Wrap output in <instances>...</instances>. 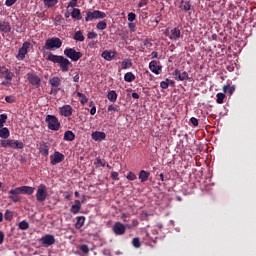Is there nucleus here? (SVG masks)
Segmentation results:
<instances>
[{
    "label": "nucleus",
    "instance_id": "obj_9",
    "mask_svg": "<svg viewBox=\"0 0 256 256\" xmlns=\"http://www.w3.org/2000/svg\"><path fill=\"white\" fill-rule=\"evenodd\" d=\"M40 243L42 247H51V245H55V236L46 234L44 237L40 238Z\"/></svg>",
    "mask_w": 256,
    "mask_h": 256
},
{
    "label": "nucleus",
    "instance_id": "obj_17",
    "mask_svg": "<svg viewBox=\"0 0 256 256\" xmlns=\"http://www.w3.org/2000/svg\"><path fill=\"white\" fill-rule=\"evenodd\" d=\"M0 75H2V77H4V79H6L7 81H11L13 77H15V74L9 71V69L5 66L2 67V69L0 70Z\"/></svg>",
    "mask_w": 256,
    "mask_h": 256
},
{
    "label": "nucleus",
    "instance_id": "obj_25",
    "mask_svg": "<svg viewBox=\"0 0 256 256\" xmlns=\"http://www.w3.org/2000/svg\"><path fill=\"white\" fill-rule=\"evenodd\" d=\"M75 204L71 206L70 212L73 213V215H77L81 211V201L75 200Z\"/></svg>",
    "mask_w": 256,
    "mask_h": 256
},
{
    "label": "nucleus",
    "instance_id": "obj_51",
    "mask_svg": "<svg viewBox=\"0 0 256 256\" xmlns=\"http://www.w3.org/2000/svg\"><path fill=\"white\" fill-rule=\"evenodd\" d=\"M80 251H82V253H89V246H87L86 244H83L80 246Z\"/></svg>",
    "mask_w": 256,
    "mask_h": 256
},
{
    "label": "nucleus",
    "instance_id": "obj_8",
    "mask_svg": "<svg viewBox=\"0 0 256 256\" xmlns=\"http://www.w3.org/2000/svg\"><path fill=\"white\" fill-rule=\"evenodd\" d=\"M63 161H65V155L59 151H55L50 155V163L52 165H58V163H63Z\"/></svg>",
    "mask_w": 256,
    "mask_h": 256
},
{
    "label": "nucleus",
    "instance_id": "obj_62",
    "mask_svg": "<svg viewBox=\"0 0 256 256\" xmlns=\"http://www.w3.org/2000/svg\"><path fill=\"white\" fill-rule=\"evenodd\" d=\"M152 59H157V57H159V54L157 53V51H153L151 53Z\"/></svg>",
    "mask_w": 256,
    "mask_h": 256
},
{
    "label": "nucleus",
    "instance_id": "obj_16",
    "mask_svg": "<svg viewBox=\"0 0 256 256\" xmlns=\"http://www.w3.org/2000/svg\"><path fill=\"white\" fill-rule=\"evenodd\" d=\"M49 85H51V87H54V91L55 93H57L59 91V88L61 86V78H59V76H54L53 78L49 79Z\"/></svg>",
    "mask_w": 256,
    "mask_h": 256
},
{
    "label": "nucleus",
    "instance_id": "obj_60",
    "mask_svg": "<svg viewBox=\"0 0 256 256\" xmlns=\"http://www.w3.org/2000/svg\"><path fill=\"white\" fill-rule=\"evenodd\" d=\"M128 27H129V29H130L132 32H135V27H136L135 23L130 22V23L128 24Z\"/></svg>",
    "mask_w": 256,
    "mask_h": 256
},
{
    "label": "nucleus",
    "instance_id": "obj_63",
    "mask_svg": "<svg viewBox=\"0 0 256 256\" xmlns=\"http://www.w3.org/2000/svg\"><path fill=\"white\" fill-rule=\"evenodd\" d=\"M70 7H77V0H71Z\"/></svg>",
    "mask_w": 256,
    "mask_h": 256
},
{
    "label": "nucleus",
    "instance_id": "obj_34",
    "mask_svg": "<svg viewBox=\"0 0 256 256\" xmlns=\"http://www.w3.org/2000/svg\"><path fill=\"white\" fill-rule=\"evenodd\" d=\"M76 219H77V222L75 224V227L76 229H81V227L85 225V216H78Z\"/></svg>",
    "mask_w": 256,
    "mask_h": 256
},
{
    "label": "nucleus",
    "instance_id": "obj_39",
    "mask_svg": "<svg viewBox=\"0 0 256 256\" xmlns=\"http://www.w3.org/2000/svg\"><path fill=\"white\" fill-rule=\"evenodd\" d=\"M18 227L21 231H27V229H29V222L23 220L18 224Z\"/></svg>",
    "mask_w": 256,
    "mask_h": 256
},
{
    "label": "nucleus",
    "instance_id": "obj_21",
    "mask_svg": "<svg viewBox=\"0 0 256 256\" xmlns=\"http://www.w3.org/2000/svg\"><path fill=\"white\" fill-rule=\"evenodd\" d=\"M181 37V29L179 27H175L170 31L169 39L177 41Z\"/></svg>",
    "mask_w": 256,
    "mask_h": 256
},
{
    "label": "nucleus",
    "instance_id": "obj_38",
    "mask_svg": "<svg viewBox=\"0 0 256 256\" xmlns=\"http://www.w3.org/2000/svg\"><path fill=\"white\" fill-rule=\"evenodd\" d=\"M77 97H79L81 99L80 103L82 105H86V103H88V101H89V98H87V96L81 92H77Z\"/></svg>",
    "mask_w": 256,
    "mask_h": 256
},
{
    "label": "nucleus",
    "instance_id": "obj_56",
    "mask_svg": "<svg viewBox=\"0 0 256 256\" xmlns=\"http://www.w3.org/2000/svg\"><path fill=\"white\" fill-rule=\"evenodd\" d=\"M17 0H6L5 6L6 7H12V5H15Z\"/></svg>",
    "mask_w": 256,
    "mask_h": 256
},
{
    "label": "nucleus",
    "instance_id": "obj_43",
    "mask_svg": "<svg viewBox=\"0 0 256 256\" xmlns=\"http://www.w3.org/2000/svg\"><path fill=\"white\" fill-rule=\"evenodd\" d=\"M4 218L6 221H11V219H13V212L11 210H6Z\"/></svg>",
    "mask_w": 256,
    "mask_h": 256
},
{
    "label": "nucleus",
    "instance_id": "obj_6",
    "mask_svg": "<svg viewBox=\"0 0 256 256\" xmlns=\"http://www.w3.org/2000/svg\"><path fill=\"white\" fill-rule=\"evenodd\" d=\"M64 55L65 57L71 59L74 62L79 61V59L83 57V53L78 52L77 50H75V48H66L64 50Z\"/></svg>",
    "mask_w": 256,
    "mask_h": 256
},
{
    "label": "nucleus",
    "instance_id": "obj_29",
    "mask_svg": "<svg viewBox=\"0 0 256 256\" xmlns=\"http://www.w3.org/2000/svg\"><path fill=\"white\" fill-rule=\"evenodd\" d=\"M131 67H133V62L131 61V59H124L121 62V69H131Z\"/></svg>",
    "mask_w": 256,
    "mask_h": 256
},
{
    "label": "nucleus",
    "instance_id": "obj_2",
    "mask_svg": "<svg viewBox=\"0 0 256 256\" xmlns=\"http://www.w3.org/2000/svg\"><path fill=\"white\" fill-rule=\"evenodd\" d=\"M63 46V41L57 37L49 38L45 41L44 49L47 51H55V49H61Z\"/></svg>",
    "mask_w": 256,
    "mask_h": 256
},
{
    "label": "nucleus",
    "instance_id": "obj_58",
    "mask_svg": "<svg viewBox=\"0 0 256 256\" xmlns=\"http://www.w3.org/2000/svg\"><path fill=\"white\" fill-rule=\"evenodd\" d=\"M144 45L147 48L153 47V43H151V41H149V39L144 40Z\"/></svg>",
    "mask_w": 256,
    "mask_h": 256
},
{
    "label": "nucleus",
    "instance_id": "obj_15",
    "mask_svg": "<svg viewBox=\"0 0 256 256\" xmlns=\"http://www.w3.org/2000/svg\"><path fill=\"white\" fill-rule=\"evenodd\" d=\"M60 115L63 117H71L73 115V107L71 105H64L60 108Z\"/></svg>",
    "mask_w": 256,
    "mask_h": 256
},
{
    "label": "nucleus",
    "instance_id": "obj_30",
    "mask_svg": "<svg viewBox=\"0 0 256 256\" xmlns=\"http://www.w3.org/2000/svg\"><path fill=\"white\" fill-rule=\"evenodd\" d=\"M71 17L72 19H76V21H81V10L79 8H74Z\"/></svg>",
    "mask_w": 256,
    "mask_h": 256
},
{
    "label": "nucleus",
    "instance_id": "obj_45",
    "mask_svg": "<svg viewBox=\"0 0 256 256\" xmlns=\"http://www.w3.org/2000/svg\"><path fill=\"white\" fill-rule=\"evenodd\" d=\"M119 111V108H117V106L111 104L108 106V113H115V112H118Z\"/></svg>",
    "mask_w": 256,
    "mask_h": 256
},
{
    "label": "nucleus",
    "instance_id": "obj_12",
    "mask_svg": "<svg viewBox=\"0 0 256 256\" xmlns=\"http://www.w3.org/2000/svg\"><path fill=\"white\" fill-rule=\"evenodd\" d=\"M126 230L125 225H123L121 222H116L112 228L115 235H125Z\"/></svg>",
    "mask_w": 256,
    "mask_h": 256
},
{
    "label": "nucleus",
    "instance_id": "obj_37",
    "mask_svg": "<svg viewBox=\"0 0 256 256\" xmlns=\"http://www.w3.org/2000/svg\"><path fill=\"white\" fill-rule=\"evenodd\" d=\"M75 41L83 42L85 41V36L83 35V32L81 30L75 32L74 34Z\"/></svg>",
    "mask_w": 256,
    "mask_h": 256
},
{
    "label": "nucleus",
    "instance_id": "obj_50",
    "mask_svg": "<svg viewBox=\"0 0 256 256\" xmlns=\"http://www.w3.org/2000/svg\"><path fill=\"white\" fill-rule=\"evenodd\" d=\"M90 107H92L90 109V115H95V113H97V107H95V103L91 102Z\"/></svg>",
    "mask_w": 256,
    "mask_h": 256
},
{
    "label": "nucleus",
    "instance_id": "obj_22",
    "mask_svg": "<svg viewBox=\"0 0 256 256\" xmlns=\"http://www.w3.org/2000/svg\"><path fill=\"white\" fill-rule=\"evenodd\" d=\"M180 9L185 13H189L191 11V1L189 0H182L180 2Z\"/></svg>",
    "mask_w": 256,
    "mask_h": 256
},
{
    "label": "nucleus",
    "instance_id": "obj_36",
    "mask_svg": "<svg viewBox=\"0 0 256 256\" xmlns=\"http://www.w3.org/2000/svg\"><path fill=\"white\" fill-rule=\"evenodd\" d=\"M45 7H48V9H51V7H55L57 3H59V0H43Z\"/></svg>",
    "mask_w": 256,
    "mask_h": 256
},
{
    "label": "nucleus",
    "instance_id": "obj_57",
    "mask_svg": "<svg viewBox=\"0 0 256 256\" xmlns=\"http://www.w3.org/2000/svg\"><path fill=\"white\" fill-rule=\"evenodd\" d=\"M0 122L1 123H7V114H1L0 115Z\"/></svg>",
    "mask_w": 256,
    "mask_h": 256
},
{
    "label": "nucleus",
    "instance_id": "obj_26",
    "mask_svg": "<svg viewBox=\"0 0 256 256\" xmlns=\"http://www.w3.org/2000/svg\"><path fill=\"white\" fill-rule=\"evenodd\" d=\"M151 175L150 172L141 170L138 175V179H140L141 183H145V181L149 180V176Z\"/></svg>",
    "mask_w": 256,
    "mask_h": 256
},
{
    "label": "nucleus",
    "instance_id": "obj_14",
    "mask_svg": "<svg viewBox=\"0 0 256 256\" xmlns=\"http://www.w3.org/2000/svg\"><path fill=\"white\" fill-rule=\"evenodd\" d=\"M117 55V52L113 50H104L101 54V57L105 59V61H113Z\"/></svg>",
    "mask_w": 256,
    "mask_h": 256
},
{
    "label": "nucleus",
    "instance_id": "obj_31",
    "mask_svg": "<svg viewBox=\"0 0 256 256\" xmlns=\"http://www.w3.org/2000/svg\"><path fill=\"white\" fill-rule=\"evenodd\" d=\"M107 99L110 100L111 103H115V101H117V92L115 90L109 91Z\"/></svg>",
    "mask_w": 256,
    "mask_h": 256
},
{
    "label": "nucleus",
    "instance_id": "obj_52",
    "mask_svg": "<svg viewBox=\"0 0 256 256\" xmlns=\"http://www.w3.org/2000/svg\"><path fill=\"white\" fill-rule=\"evenodd\" d=\"M190 123L194 126V127H198L199 126V120L195 117L190 118Z\"/></svg>",
    "mask_w": 256,
    "mask_h": 256
},
{
    "label": "nucleus",
    "instance_id": "obj_19",
    "mask_svg": "<svg viewBox=\"0 0 256 256\" xmlns=\"http://www.w3.org/2000/svg\"><path fill=\"white\" fill-rule=\"evenodd\" d=\"M91 137L94 141H104V139L107 137V134H105V132L95 131L91 134Z\"/></svg>",
    "mask_w": 256,
    "mask_h": 256
},
{
    "label": "nucleus",
    "instance_id": "obj_44",
    "mask_svg": "<svg viewBox=\"0 0 256 256\" xmlns=\"http://www.w3.org/2000/svg\"><path fill=\"white\" fill-rule=\"evenodd\" d=\"M132 244H133V247H135L136 249H139V247H141V240L139 238H134L132 240Z\"/></svg>",
    "mask_w": 256,
    "mask_h": 256
},
{
    "label": "nucleus",
    "instance_id": "obj_11",
    "mask_svg": "<svg viewBox=\"0 0 256 256\" xmlns=\"http://www.w3.org/2000/svg\"><path fill=\"white\" fill-rule=\"evenodd\" d=\"M38 151L42 157H48L49 156V143L45 141H40L38 144Z\"/></svg>",
    "mask_w": 256,
    "mask_h": 256
},
{
    "label": "nucleus",
    "instance_id": "obj_55",
    "mask_svg": "<svg viewBox=\"0 0 256 256\" xmlns=\"http://www.w3.org/2000/svg\"><path fill=\"white\" fill-rule=\"evenodd\" d=\"M111 179H113L114 181H119V172H112Z\"/></svg>",
    "mask_w": 256,
    "mask_h": 256
},
{
    "label": "nucleus",
    "instance_id": "obj_53",
    "mask_svg": "<svg viewBox=\"0 0 256 256\" xmlns=\"http://www.w3.org/2000/svg\"><path fill=\"white\" fill-rule=\"evenodd\" d=\"M87 38L88 39H97V32H94V31L88 32Z\"/></svg>",
    "mask_w": 256,
    "mask_h": 256
},
{
    "label": "nucleus",
    "instance_id": "obj_47",
    "mask_svg": "<svg viewBox=\"0 0 256 256\" xmlns=\"http://www.w3.org/2000/svg\"><path fill=\"white\" fill-rule=\"evenodd\" d=\"M97 19H105L107 17V14L105 12H102L100 10H96Z\"/></svg>",
    "mask_w": 256,
    "mask_h": 256
},
{
    "label": "nucleus",
    "instance_id": "obj_4",
    "mask_svg": "<svg viewBox=\"0 0 256 256\" xmlns=\"http://www.w3.org/2000/svg\"><path fill=\"white\" fill-rule=\"evenodd\" d=\"M48 196L47 186L45 184H40L36 191V201H38V203H44V201H47Z\"/></svg>",
    "mask_w": 256,
    "mask_h": 256
},
{
    "label": "nucleus",
    "instance_id": "obj_23",
    "mask_svg": "<svg viewBox=\"0 0 256 256\" xmlns=\"http://www.w3.org/2000/svg\"><path fill=\"white\" fill-rule=\"evenodd\" d=\"M10 149H23L25 144L19 140H11L10 139Z\"/></svg>",
    "mask_w": 256,
    "mask_h": 256
},
{
    "label": "nucleus",
    "instance_id": "obj_1",
    "mask_svg": "<svg viewBox=\"0 0 256 256\" xmlns=\"http://www.w3.org/2000/svg\"><path fill=\"white\" fill-rule=\"evenodd\" d=\"M46 61H50L51 63H54V65H58L60 67V70L62 73H67L69 71L70 67H73V64L69 59H67L63 55H56L53 53H49L46 57Z\"/></svg>",
    "mask_w": 256,
    "mask_h": 256
},
{
    "label": "nucleus",
    "instance_id": "obj_7",
    "mask_svg": "<svg viewBox=\"0 0 256 256\" xmlns=\"http://www.w3.org/2000/svg\"><path fill=\"white\" fill-rule=\"evenodd\" d=\"M31 47V43L30 42H24L22 47L19 48L18 53L16 55V59H18V61H23V59H25V55H27V53H29V48Z\"/></svg>",
    "mask_w": 256,
    "mask_h": 256
},
{
    "label": "nucleus",
    "instance_id": "obj_40",
    "mask_svg": "<svg viewBox=\"0 0 256 256\" xmlns=\"http://www.w3.org/2000/svg\"><path fill=\"white\" fill-rule=\"evenodd\" d=\"M96 28L99 29V31H105V29H107V22L105 20L98 22Z\"/></svg>",
    "mask_w": 256,
    "mask_h": 256
},
{
    "label": "nucleus",
    "instance_id": "obj_61",
    "mask_svg": "<svg viewBox=\"0 0 256 256\" xmlns=\"http://www.w3.org/2000/svg\"><path fill=\"white\" fill-rule=\"evenodd\" d=\"M145 5H147V2H145V0H141L138 4V7L141 8V7H145Z\"/></svg>",
    "mask_w": 256,
    "mask_h": 256
},
{
    "label": "nucleus",
    "instance_id": "obj_32",
    "mask_svg": "<svg viewBox=\"0 0 256 256\" xmlns=\"http://www.w3.org/2000/svg\"><path fill=\"white\" fill-rule=\"evenodd\" d=\"M9 135H11V132H9V128L4 127L2 129H0L1 139H9Z\"/></svg>",
    "mask_w": 256,
    "mask_h": 256
},
{
    "label": "nucleus",
    "instance_id": "obj_13",
    "mask_svg": "<svg viewBox=\"0 0 256 256\" xmlns=\"http://www.w3.org/2000/svg\"><path fill=\"white\" fill-rule=\"evenodd\" d=\"M172 75L175 77L176 81H187L189 79V74L187 72L179 71V69L174 70Z\"/></svg>",
    "mask_w": 256,
    "mask_h": 256
},
{
    "label": "nucleus",
    "instance_id": "obj_3",
    "mask_svg": "<svg viewBox=\"0 0 256 256\" xmlns=\"http://www.w3.org/2000/svg\"><path fill=\"white\" fill-rule=\"evenodd\" d=\"M45 122L47 123L50 131H59V129H61V122H59V119L56 118L55 115H47Z\"/></svg>",
    "mask_w": 256,
    "mask_h": 256
},
{
    "label": "nucleus",
    "instance_id": "obj_35",
    "mask_svg": "<svg viewBox=\"0 0 256 256\" xmlns=\"http://www.w3.org/2000/svg\"><path fill=\"white\" fill-rule=\"evenodd\" d=\"M223 91L224 93L228 94V95H233V93H235V86H231V85H225L223 87Z\"/></svg>",
    "mask_w": 256,
    "mask_h": 256
},
{
    "label": "nucleus",
    "instance_id": "obj_24",
    "mask_svg": "<svg viewBox=\"0 0 256 256\" xmlns=\"http://www.w3.org/2000/svg\"><path fill=\"white\" fill-rule=\"evenodd\" d=\"M13 191H15V188L10 190L9 193V199H11V201H13V203H19V201H21V193H13Z\"/></svg>",
    "mask_w": 256,
    "mask_h": 256
},
{
    "label": "nucleus",
    "instance_id": "obj_5",
    "mask_svg": "<svg viewBox=\"0 0 256 256\" xmlns=\"http://www.w3.org/2000/svg\"><path fill=\"white\" fill-rule=\"evenodd\" d=\"M26 77H27L28 83H30L32 87H35L36 89H39V87H41V77H39L37 73L28 72L26 74Z\"/></svg>",
    "mask_w": 256,
    "mask_h": 256
},
{
    "label": "nucleus",
    "instance_id": "obj_49",
    "mask_svg": "<svg viewBox=\"0 0 256 256\" xmlns=\"http://www.w3.org/2000/svg\"><path fill=\"white\" fill-rule=\"evenodd\" d=\"M11 139L8 140H1V147L7 148L10 147Z\"/></svg>",
    "mask_w": 256,
    "mask_h": 256
},
{
    "label": "nucleus",
    "instance_id": "obj_42",
    "mask_svg": "<svg viewBox=\"0 0 256 256\" xmlns=\"http://www.w3.org/2000/svg\"><path fill=\"white\" fill-rule=\"evenodd\" d=\"M169 83H173V80L166 79V81L160 82L161 89H169Z\"/></svg>",
    "mask_w": 256,
    "mask_h": 256
},
{
    "label": "nucleus",
    "instance_id": "obj_59",
    "mask_svg": "<svg viewBox=\"0 0 256 256\" xmlns=\"http://www.w3.org/2000/svg\"><path fill=\"white\" fill-rule=\"evenodd\" d=\"M4 241H5V234H3V231H0V245H3Z\"/></svg>",
    "mask_w": 256,
    "mask_h": 256
},
{
    "label": "nucleus",
    "instance_id": "obj_27",
    "mask_svg": "<svg viewBox=\"0 0 256 256\" xmlns=\"http://www.w3.org/2000/svg\"><path fill=\"white\" fill-rule=\"evenodd\" d=\"M93 19H97V10L86 12L85 21L89 23V21H93Z\"/></svg>",
    "mask_w": 256,
    "mask_h": 256
},
{
    "label": "nucleus",
    "instance_id": "obj_20",
    "mask_svg": "<svg viewBox=\"0 0 256 256\" xmlns=\"http://www.w3.org/2000/svg\"><path fill=\"white\" fill-rule=\"evenodd\" d=\"M0 31L2 33H11V24L7 21L0 20Z\"/></svg>",
    "mask_w": 256,
    "mask_h": 256
},
{
    "label": "nucleus",
    "instance_id": "obj_46",
    "mask_svg": "<svg viewBox=\"0 0 256 256\" xmlns=\"http://www.w3.org/2000/svg\"><path fill=\"white\" fill-rule=\"evenodd\" d=\"M135 19H137V14L130 12L128 13V21H130V23H133V21H135Z\"/></svg>",
    "mask_w": 256,
    "mask_h": 256
},
{
    "label": "nucleus",
    "instance_id": "obj_18",
    "mask_svg": "<svg viewBox=\"0 0 256 256\" xmlns=\"http://www.w3.org/2000/svg\"><path fill=\"white\" fill-rule=\"evenodd\" d=\"M149 69H150V71H152V73H155V75H160L162 67L157 65V61L156 60H152L149 63Z\"/></svg>",
    "mask_w": 256,
    "mask_h": 256
},
{
    "label": "nucleus",
    "instance_id": "obj_41",
    "mask_svg": "<svg viewBox=\"0 0 256 256\" xmlns=\"http://www.w3.org/2000/svg\"><path fill=\"white\" fill-rule=\"evenodd\" d=\"M216 97V102L218 103V105H223V101H225V95L223 93H218Z\"/></svg>",
    "mask_w": 256,
    "mask_h": 256
},
{
    "label": "nucleus",
    "instance_id": "obj_64",
    "mask_svg": "<svg viewBox=\"0 0 256 256\" xmlns=\"http://www.w3.org/2000/svg\"><path fill=\"white\" fill-rule=\"evenodd\" d=\"M133 99H139V94L137 92L132 93Z\"/></svg>",
    "mask_w": 256,
    "mask_h": 256
},
{
    "label": "nucleus",
    "instance_id": "obj_10",
    "mask_svg": "<svg viewBox=\"0 0 256 256\" xmlns=\"http://www.w3.org/2000/svg\"><path fill=\"white\" fill-rule=\"evenodd\" d=\"M34 192H35V187L20 186L15 188V190L12 193H20L22 195H33Z\"/></svg>",
    "mask_w": 256,
    "mask_h": 256
},
{
    "label": "nucleus",
    "instance_id": "obj_48",
    "mask_svg": "<svg viewBox=\"0 0 256 256\" xmlns=\"http://www.w3.org/2000/svg\"><path fill=\"white\" fill-rule=\"evenodd\" d=\"M126 179H129V181H135V179H137V175H135L133 172H129L126 176Z\"/></svg>",
    "mask_w": 256,
    "mask_h": 256
},
{
    "label": "nucleus",
    "instance_id": "obj_28",
    "mask_svg": "<svg viewBox=\"0 0 256 256\" xmlns=\"http://www.w3.org/2000/svg\"><path fill=\"white\" fill-rule=\"evenodd\" d=\"M64 141H75V133L71 130H67L64 133Z\"/></svg>",
    "mask_w": 256,
    "mask_h": 256
},
{
    "label": "nucleus",
    "instance_id": "obj_33",
    "mask_svg": "<svg viewBox=\"0 0 256 256\" xmlns=\"http://www.w3.org/2000/svg\"><path fill=\"white\" fill-rule=\"evenodd\" d=\"M124 81H126V83H133V81H135V74H133V72H127L124 75Z\"/></svg>",
    "mask_w": 256,
    "mask_h": 256
},
{
    "label": "nucleus",
    "instance_id": "obj_54",
    "mask_svg": "<svg viewBox=\"0 0 256 256\" xmlns=\"http://www.w3.org/2000/svg\"><path fill=\"white\" fill-rule=\"evenodd\" d=\"M5 101L6 103H15V96H6Z\"/></svg>",
    "mask_w": 256,
    "mask_h": 256
}]
</instances>
